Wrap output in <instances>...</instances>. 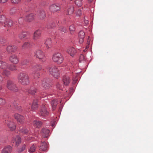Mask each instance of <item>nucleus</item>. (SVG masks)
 Wrapping results in <instances>:
<instances>
[{"label": "nucleus", "instance_id": "nucleus-11", "mask_svg": "<svg viewBox=\"0 0 153 153\" xmlns=\"http://www.w3.org/2000/svg\"><path fill=\"white\" fill-rule=\"evenodd\" d=\"M42 86L45 90L50 89L51 87V85L48 83V80L46 79H44L43 80Z\"/></svg>", "mask_w": 153, "mask_h": 153}, {"label": "nucleus", "instance_id": "nucleus-20", "mask_svg": "<svg viewBox=\"0 0 153 153\" xmlns=\"http://www.w3.org/2000/svg\"><path fill=\"white\" fill-rule=\"evenodd\" d=\"M66 51L71 56H73L76 52L75 49L73 47L68 48Z\"/></svg>", "mask_w": 153, "mask_h": 153}, {"label": "nucleus", "instance_id": "nucleus-56", "mask_svg": "<svg viewBox=\"0 0 153 153\" xmlns=\"http://www.w3.org/2000/svg\"><path fill=\"white\" fill-rule=\"evenodd\" d=\"M92 0H88V1L89 2H91V1H92Z\"/></svg>", "mask_w": 153, "mask_h": 153}, {"label": "nucleus", "instance_id": "nucleus-44", "mask_svg": "<svg viewBox=\"0 0 153 153\" xmlns=\"http://www.w3.org/2000/svg\"><path fill=\"white\" fill-rule=\"evenodd\" d=\"M62 86L59 83H57L56 85V88L60 90H62Z\"/></svg>", "mask_w": 153, "mask_h": 153}, {"label": "nucleus", "instance_id": "nucleus-2", "mask_svg": "<svg viewBox=\"0 0 153 153\" xmlns=\"http://www.w3.org/2000/svg\"><path fill=\"white\" fill-rule=\"evenodd\" d=\"M33 71V76L34 79H37L40 77V72L42 69V66L39 64L33 65L31 67Z\"/></svg>", "mask_w": 153, "mask_h": 153}, {"label": "nucleus", "instance_id": "nucleus-16", "mask_svg": "<svg viewBox=\"0 0 153 153\" xmlns=\"http://www.w3.org/2000/svg\"><path fill=\"white\" fill-rule=\"evenodd\" d=\"M79 42L80 43H82L84 41V38L85 36V33L83 31H80L78 35Z\"/></svg>", "mask_w": 153, "mask_h": 153}, {"label": "nucleus", "instance_id": "nucleus-57", "mask_svg": "<svg viewBox=\"0 0 153 153\" xmlns=\"http://www.w3.org/2000/svg\"><path fill=\"white\" fill-rule=\"evenodd\" d=\"M31 0H26V1L27 2H29Z\"/></svg>", "mask_w": 153, "mask_h": 153}, {"label": "nucleus", "instance_id": "nucleus-22", "mask_svg": "<svg viewBox=\"0 0 153 153\" xmlns=\"http://www.w3.org/2000/svg\"><path fill=\"white\" fill-rule=\"evenodd\" d=\"M47 148V144L45 142H42L40 146L39 147V150L42 151H46Z\"/></svg>", "mask_w": 153, "mask_h": 153}, {"label": "nucleus", "instance_id": "nucleus-15", "mask_svg": "<svg viewBox=\"0 0 153 153\" xmlns=\"http://www.w3.org/2000/svg\"><path fill=\"white\" fill-rule=\"evenodd\" d=\"M17 47L10 45L7 46V50L9 53L15 52L17 50Z\"/></svg>", "mask_w": 153, "mask_h": 153}, {"label": "nucleus", "instance_id": "nucleus-45", "mask_svg": "<svg viewBox=\"0 0 153 153\" xmlns=\"http://www.w3.org/2000/svg\"><path fill=\"white\" fill-rule=\"evenodd\" d=\"M24 19L22 17H20L18 19V22L20 24H22L24 22Z\"/></svg>", "mask_w": 153, "mask_h": 153}, {"label": "nucleus", "instance_id": "nucleus-19", "mask_svg": "<svg viewBox=\"0 0 153 153\" xmlns=\"http://www.w3.org/2000/svg\"><path fill=\"white\" fill-rule=\"evenodd\" d=\"M37 146H38L37 143H35L32 144L30 147L28 152L30 153H34L36 151Z\"/></svg>", "mask_w": 153, "mask_h": 153}, {"label": "nucleus", "instance_id": "nucleus-12", "mask_svg": "<svg viewBox=\"0 0 153 153\" xmlns=\"http://www.w3.org/2000/svg\"><path fill=\"white\" fill-rule=\"evenodd\" d=\"M14 117L21 124L24 123L25 119L23 116L18 114H15L14 115Z\"/></svg>", "mask_w": 153, "mask_h": 153}, {"label": "nucleus", "instance_id": "nucleus-61", "mask_svg": "<svg viewBox=\"0 0 153 153\" xmlns=\"http://www.w3.org/2000/svg\"><path fill=\"white\" fill-rule=\"evenodd\" d=\"M30 138H31L30 139H31L32 138H33V137H31Z\"/></svg>", "mask_w": 153, "mask_h": 153}, {"label": "nucleus", "instance_id": "nucleus-49", "mask_svg": "<svg viewBox=\"0 0 153 153\" xmlns=\"http://www.w3.org/2000/svg\"><path fill=\"white\" fill-rule=\"evenodd\" d=\"M60 30L61 31L65 33L67 31V29L65 27H62L61 28Z\"/></svg>", "mask_w": 153, "mask_h": 153}, {"label": "nucleus", "instance_id": "nucleus-47", "mask_svg": "<svg viewBox=\"0 0 153 153\" xmlns=\"http://www.w3.org/2000/svg\"><path fill=\"white\" fill-rule=\"evenodd\" d=\"M85 60V58L84 55L81 54L80 56V62H82Z\"/></svg>", "mask_w": 153, "mask_h": 153}, {"label": "nucleus", "instance_id": "nucleus-54", "mask_svg": "<svg viewBox=\"0 0 153 153\" xmlns=\"http://www.w3.org/2000/svg\"><path fill=\"white\" fill-rule=\"evenodd\" d=\"M2 77L0 75V83L2 81Z\"/></svg>", "mask_w": 153, "mask_h": 153}, {"label": "nucleus", "instance_id": "nucleus-60", "mask_svg": "<svg viewBox=\"0 0 153 153\" xmlns=\"http://www.w3.org/2000/svg\"><path fill=\"white\" fill-rule=\"evenodd\" d=\"M89 47V46L88 45H87L86 47V48H88Z\"/></svg>", "mask_w": 153, "mask_h": 153}, {"label": "nucleus", "instance_id": "nucleus-8", "mask_svg": "<svg viewBox=\"0 0 153 153\" xmlns=\"http://www.w3.org/2000/svg\"><path fill=\"white\" fill-rule=\"evenodd\" d=\"M9 60L14 64H18L19 61L17 56L15 54H12L10 56Z\"/></svg>", "mask_w": 153, "mask_h": 153}, {"label": "nucleus", "instance_id": "nucleus-38", "mask_svg": "<svg viewBox=\"0 0 153 153\" xmlns=\"http://www.w3.org/2000/svg\"><path fill=\"white\" fill-rule=\"evenodd\" d=\"M7 19H6L4 16L1 15L0 16V23L2 24H4V22H5Z\"/></svg>", "mask_w": 153, "mask_h": 153}, {"label": "nucleus", "instance_id": "nucleus-9", "mask_svg": "<svg viewBox=\"0 0 153 153\" xmlns=\"http://www.w3.org/2000/svg\"><path fill=\"white\" fill-rule=\"evenodd\" d=\"M42 31L40 30H37L35 31L33 36V39L34 40H36L40 39L41 37Z\"/></svg>", "mask_w": 153, "mask_h": 153}, {"label": "nucleus", "instance_id": "nucleus-40", "mask_svg": "<svg viewBox=\"0 0 153 153\" xmlns=\"http://www.w3.org/2000/svg\"><path fill=\"white\" fill-rule=\"evenodd\" d=\"M82 0H76L75 4L78 6L80 7L82 5Z\"/></svg>", "mask_w": 153, "mask_h": 153}, {"label": "nucleus", "instance_id": "nucleus-13", "mask_svg": "<svg viewBox=\"0 0 153 153\" xmlns=\"http://www.w3.org/2000/svg\"><path fill=\"white\" fill-rule=\"evenodd\" d=\"M9 64L7 62L0 60V68L2 70L8 69L9 68Z\"/></svg>", "mask_w": 153, "mask_h": 153}, {"label": "nucleus", "instance_id": "nucleus-39", "mask_svg": "<svg viewBox=\"0 0 153 153\" xmlns=\"http://www.w3.org/2000/svg\"><path fill=\"white\" fill-rule=\"evenodd\" d=\"M30 45L29 42H25L22 46V49H26L30 47Z\"/></svg>", "mask_w": 153, "mask_h": 153}, {"label": "nucleus", "instance_id": "nucleus-48", "mask_svg": "<svg viewBox=\"0 0 153 153\" xmlns=\"http://www.w3.org/2000/svg\"><path fill=\"white\" fill-rule=\"evenodd\" d=\"M20 1V0H11L12 3L16 4L18 3Z\"/></svg>", "mask_w": 153, "mask_h": 153}, {"label": "nucleus", "instance_id": "nucleus-35", "mask_svg": "<svg viewBox=\"0 0 153 153\" xmlns=\"http://www.w3.org/2000/svg\"><path fill=\"white\" fill-rule=\"evenodd\" d=\"M69 29L70 33L71 34H72L74 33L75 32L76 28L75 26L73 25H72L69 26Z\"/></svg>", "mask_w": 153, "mask_h": 153}, {"label": "nucleus", "instance_id": "nucleus-41", "mask_svg": "<svg viewBox=\"0 0 153 153\" xmlns=\"http://www.w3.org/2000/svg\"><path fill=\"white\" fill-rule=\"evenodd\" d=\"M29 62V61L27 59L22 60L20 63L21 65H26Z\"/></svg>", "mask_w": 153, "mask_h": 153}, {"label": "nucleus", "instance_id": "nucleus-4", "mask_svg": "<svg viewBox=\"0 0 153 153\" xmlns=\"http://www.w3.org/2000/svg\"><path fill=\"white\" fill-rule=\"evenodd\" d=\"M34 56L39 59L40 61L42 62H45L46 60V57L44 53L40 50L36 51L34 53Z\"/></svg>", "mask_w": 153, "mask_h": 153}, {"label": "nucleus", "instance_id": "nucleus-31", "mask_svg": "<svg viewBox=\"0 0 153 153\" xmlns=\"http://www.w3.org/2000/svg\"><path fill=\"white\" fill-rule=\"evenodd\" d=\"M28 34V33L27 32L22 31L19 34V38L20 39H22L27 37Z\"/></svg>", "mask_w": 153, "mask_h": 153}, {"label": "nucleus", "instance_id": "nucleus-52", "mask_svg": "<svg viewBox=\"0 0 153 153\" xmlns=\"http://www.w3.org/2000/svg\"><path fill=\"white\" fill-rule=\"evenodd\" d=\"M84 23L85 24V25H87L88 23V21L87 20H85L84 21Z\"/></svg>", "mask_w": 153, "mask_h": 153}, {"label": "nucleus", "instance_id": "nucleus-32", "mask_svg": "<svg viewBox=\"0 0 153 153\" xmlns=\"http://www.w3.org/2000/svg\"><path fill=\"white\" fill-rule=\"evenodd\" d=\"M34 19L33 15L32 14L27 15L25 17V19L27 22H30Z\"/></svg>", "mask_w": 153, "mask_h": 153}, {"label": "nucleus", "instance_id": "nucleus-23", "mask_svg": "<svg viewBox=\"0 0 153 153\" xmlns=\"http://www.w3.org/2000/svg\"><path fill=\"white\" fill-rule=\"evenodd\" d=\"M7 69H4L2 71V74L6 77H9L11 75V72Z\"/></svg>", "mask_w": 153, "mask_h": 153}, {"label": "nucleus", "instance_id": "nucleus-51", "mask_svg": "<svg viewBox=\"0 0 153 153\" xmlns=\"http://www.w3.org/2000/svg\"><path fill=\"white\" fill-rule=\"evenodd\" d=\"M15 9L14 8L10 10V13H13L15 12Z\"/></svg>", "mask_w": 153, "mask_h": 153}, {"label": "nucleus", "instance_id": "nucleus-34", "mask_svg": "<svg viewBox=\"0 0 153 153\" xmlns=\"http://www.w3.org/2000/svg\"><path fill=\"white\" fill-rule=\"evenodd\" d=\"M38 16L41 19H43L45 17V12L43 11L39 12L38 14Z\"/></svg>", "mask_w": 153, "mask_h": 153}, {"label": "nucleus", "instance_id": "nucleus-63", "mask_svg": "<svg viewBox=\"0 0 153 153\" xmlns=\"http://www.w3.org/2000/svg\"><path fill=\"white\" fill-rule=\"evenodd\" d=\"M52 126H53V124L52 125Z\"/></svg>", "mask_w": 153, "mask_h": 153}, {"label": "nucleus", "instance_id": "nucleus-42", "mask_svg": "<svg viewBox=\"0 0 153 153\" xmlns=\"http://www.w3.org/2000/svg\"><path fill=\"white\" fill-rule=\"evenodd\" d=\"M6 102V100L2 98H0V105H4Z\"/></svg>", "mask_w": 153, "mask_h": 153}, {"label": "nucleus", "instance_id": "nucleus-1", "mask_svg": "<svg viewBox=\"0 0 153 153\" xmlns=\"http://www.w3.org/2000/svg\"><path fill=\"white\" fill-rule=\"evenodd\" d=\"M17 79L19 82L23 85H27L30 83L29 76L25 72L20 73L18 76Z\"/></svg>", "mask_w": 153, "mask_h": 153}, {"label": "nucleus", "instance_id": "nucleus-18", "mask_svg": "<svg viewBox=\"0 0 153 153\" xmlns=\"http://www.w3.org/2000/svg\"><path fill=\"white\" fill-rule=\"evenodd\" d=\"M12 141L14 143L18 146L21 142V138L19 136H17L13 138Z\"/></svg>", "mask_w": 153, "mask_h": 153}, {"label": "nucleus", "instance_id": "nucleus-37", "mask_svg": "<svg viewBox=\"0 0 153 153\" xmlns=\"http://www.w3.org/2000/svg\"><path fill=\"white\" fill-rule=\"evenodd\" d=\"M36 89L35 88H31L28 91L29 93L32 95H34L36 92Z\"/></svg>", "mask_w": 153, "mask_h": 153}, {"label": "nucleus", "instance_id": "nucleus-36", "mask_svg": "<svg viewBox=\"0 0 153 153\" xmlns=\"http://www.w3.org/2000/svg\"><path fill=\"white\" fill-rule=\"evenodd\" d=\"M9 69L12 71H15L17 70L16 66L13 64L9 65Z\"/></svg>", "mask_w": 153, "mask_h": 153}, {"label": "nucleus", "instance_id": "nucleus-14", "mask_svg": "<svg viewBox=\"0 0 153 153\" xmlns=\"http://www.w3.org/2000/svg\"><path fill=\"white\" fill-rule=\"evenodd\" d=\"M41 133L43 137L47 138L49 136L50 130L46 128H43L41 130Z\"/></svg>", "mask_w": 153, "mask_h": 153}, {"label": "nucleus", "instance_id": "nucleus-17", "mask_svg": "<svg viewBox=\"0 0 153 153\" xmlns=\"http://www.w3.org/2000/svg\"><path fill=\"white\" fill-rule=\"evenodd\" d=\"M49 9L51 12H53L59 10L60 9V7L58 5L53 4L50 6Z\"/></svg>", "mask_w": 153, "mask_h": 153}, {"label": "nucleus", "instance_id": "nucleus-10", "mask_svg": "<svg viewBox=\"0 0 153 153\" xmlns=\"http://www.w3.org/2000/svg\"><path fill=\"white\" fill-rule=\"evenodd\" d=\"M6 123L11 131H13L15 129L16 125L12 121L10 120H7L6 122Z\"/></svg>", "mask_w": 153, "mask_h": 153}, {"label": "nucleus", "instance_id": "nucleus-28", "mask_svg": "<svg viewBox=\"0 0 153 153\" xmlns=\"http://www.w3.org/2000/svg\"><path fill=\"white\" fill-rule=\"evenodd\" d=\"M13 21L9 19H7L5 22L4 23V26L11 27L13 25Z\"/></svg>", "mask_w": 153, "mask_h": 153}, {"label": "nucleus", "instance_id": "nucleus-7", "mask_svg": "<svg viewBox=\"0 0 153 153\" xmlns=\"http://www.w3.org/2000/svg\"><path fill=\"white\" fill-rule=\"evenodd\" d=\"M41 117L45 118L49 114V112L47 110L45 106H43L41 109L39 113Z\"/></svg>", "mask_w": 153, "mask_h": 153}, {"label": "nucleus", "instance_id": "nucleus-62", "mask_svg": "<svg viewBox=\"0 0 153 153\" xmlns=\"http://www.w3.org/2000/svg\"><path fill=\"white\" fill-rule=\"evenodd\" d=\"M52 27L51 26V27ZM51 27H49L48 28H50Z\"/></svg>", "mask_w": 153, "mask_h": 153}, {"label": "nucleus", "instance_id": "nucleus-26", "mask_svg": "<svg viewBox=\"0 0 153 153\" xmlns=\"http://www.w3.org/2000/svg\"><path fill=\"white\" fill-rule=\"evenodd\" d=\"M38 100H35L33 101L32 105V109L33 111H35L38 107Z\"/></svg>", "mask_w": 153, "mask_h": 153}, {"label": "nucleus", "instance_id": "nucleus-25", "mask_svg": "<svg viewBox=\"0 0 153 153\" xmlns=\"http://www.w3.org/2000/svg\"><path fill=\"white\" fill-rule=\"evenodd\" d=\"M74 7L73 5L68 7L67 12L68 15H71L74 13Z\"/></svg>", "mask_w": 153, "mask_h": 153}, {"label": "nucleus", "instance_id": "nucleus-30", "mask_svg": "<svg viewBox=\"0 0 153 153\" xmlns=\"http://www.w3.org/2000/svg\"><path fill=\"white\" fill-rule=\"evenodd\" d=\"M19 131L23 134H26L28 133V130L26 128L22 126L19 127Z\"/></svg>", "mask_w": 153, "mask_h": 153}, {"label": "nucleus", "instance_id": "nucleus-29", "mask_svg": "<svg viewBox=\"0 0 153 153\" xmlns=\"http://www.w3.org/2000/svg\"><path fill=\"white\" fill-rule=\"evenodd\" d=\"M58 101L56 100H53L51 102V105L53 110H54L58 104Z\"/></svg>", "mask_w": 153, "mask_h": 153}, {"label": "nucleus", "instance_id": "nucleus-43", "mask_svg": "<svg viewBox=\"0 0 153 153\" xmlns=\"http://www.w3.org/2000/svg\"><path fill=\"white\" fill-rule=\"evenodd\" d=\"M26 148V146L24 145L20 148L18 150V152L19 153L22 152L24 151Z\"/></svg>", "mask_w": 153, "mask_h": 153}, {"label": "nucleus", "instance_id": "nucleus-55", "mask_svg": "<svg viewBox=\"0 0 153 153\" xmlns=\"http://www.w3.org/2000/svg\"><path fill=\"white\" fill-rule=\"evenodd\" d=\"M13 105L16 107L18 105V103H16L15 104H13Z\"/></svg>", "mask_w": 153, "mask_h": 153}, {"label": "nucleus", "instance_id": "nucleus-59", "mask_svg": "<svg viewBox=\"0 0 153 153\" xmlns=\"http://www.w3.org/2000/svg\"><path fill=\"white\" fill-rule=\"evenodd\" d=\"M86 50L85 49L83 50V51L84 52H85L86 51Z\"/></svg>", "mask_w": 153, "mask_h": 153}, {"label": "nucleus", "instance_id": "nucleus-5", "mask_svg": "<svg viewBox=\"0 0 153 153\" xmlns=\"http://www.w3.org/2000/svg\"><path fill=\"white\" fill-rule=\"evenodd\" d=\"M48 71L50 74L55 78H57L59 75V70L55 65H52L48 67Z\"/></svg>", "mask_w": 153, "mask_h": 153}, {"label": "nucleus", "instance_id": "nucleus-24", "mask_svg": "<svg viewBox=\"0 0 153 153\" xmlns=\"http://www.w3.org/2000/svg\"><path fill=\"white\" fill-rule=\"evenodd\" d=\"M71 80L69 77L68 76H65L63 77V81L65 85H68L69 84Z\"/></svg>", "mask_w": 153, "mask_h": 153}, {"label": "nucleus", "instance_id": "nucleus-21", "mask_svg": "<svg viewBox=\"0 0 153 153\" xmlns=\"http://www.w3.org/2000/svg\"><path fill=\"white\" fill-rule=\"evenodd\" d=\"M12 151V147L8 146L5 147L1 151V153H10Z\"/></svg>", "mask_w": 153, "mask_h": 153}, {"label": "nucleus", "instance_id": "nucleus-46", "mask_svg": "<svg viewBox=\"0 0 153 153\" xmlns=\"http://www.w3.org/2000/svg\"><path fill=\"white\" fill-rule=\"evenodd\" d=\"M82 13L81 11L80 10H78L76 13V16H79L82 14Z\"/></svg>", "mask_w": 153, "mask_h": 153}, {"label": "nucleus", "instance_id": "nucleus-50", "mask_svg": "<svg viewBox=\"0 0 153 153\" xmlns=\"http://www.w3.org/2000/svg\"><path fill=\"white\" fill-rule=\"evenodd\" d=\"M8 0H0V3H4L6 2Z\"/></svg>", "mask_w": 153, "mask_h": 153}, {"label": "nucleus", "instance_id": "nucleus-3", "mask_svg": "<svg viewBox=\"0 0 153 153\" xmlns=\"http://www.w3.org/2000/svg\"><path fill=\"white\" fill-rule=\"evenodd\" d=\"M52 59L54 62L58 64H60L63 62L64 59L60 53L56 52L53 54L52 57Z\"/></svg>", "mask_w": 153, "mask_h": 153}, {"label": "nucleus", "instance_id": "nucleus-33", "mask_svg": "<svg viewBox=\"0 0 153 153\" xmlns=\"http://www.w3.org/2000/svg\"><path fill=\"white\" fill-rule=\"evenodd\" d=\"M34 125L37 128L40 127L42 124V123L41 121H37V120H35L33 122Z\"/></svg>", "mask_w": 153, "mask_h": 153}, {"label": "nucleus", "instance_id": "nucleus-6", "mask_svg": "<svg viewBox=\"0 0 153 153\" xmlns=\"http://www.w3.org/2000/svg\"><path fill=\"white\" fill-rule=\"evenodd\" d=\"M7 87L9 89L14 92H17L18 90L15 84L10 80H8L7 81Z\"/></svg>", "mask_w": 153, "mask_h": 153}, {"label": "nucleus", "instance_id": "nucleus-27", "mask_svg": "<svg viewBox=\"0 0 153 153\" xmlns=\"http://www.w3.org/2000/svg\"><path fill=\"white\" fill-rule=\"evenodd\" d=\"M52 42L50 38L47 39L45 43V45L47 48H51L52 46Z\"/></svg>", "mask_w": 153, "mask_h": 153}, {"label": "nucleus", "instance_id": "nucleus-58", "mask_svg": "<svg viewBox=\"0 0 153 153\" xmlns=\"http://www.w3.org/2000/svg\"><path fill=\"white\" fill-rule=\"evenodd\" d=\"M90 38V37H88V41H89V38Z\"/></svg>", "mask_w": 153, "mask_h": 153}, {"label": "nucleus", "instance_id": "nucleus-53", "mask_svg": "<svg viewBox=\"0 0 153 153\" xmlns=\"http://www.w3.org/2000/svg\"><path fill=\"white\" fill-rule=\"evenodd\" d=\"M77 79H75L73 81V84H75L76 83L77 81Z\"/></svg>", "mask_w": 153, "mask_h": 153}]
</instances>
